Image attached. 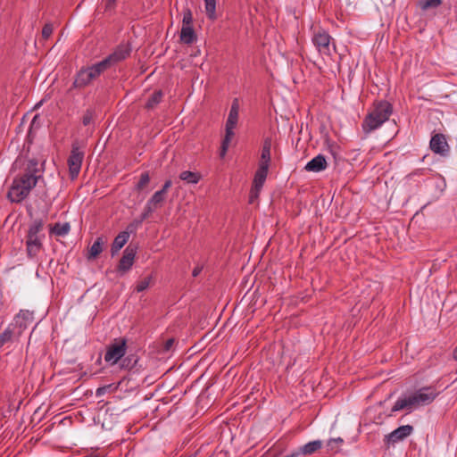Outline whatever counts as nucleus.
Segmentation results:
<instances>
[{
    "instance_id": "obj_1",
    "label": "nucleus",
    "mask_w": 457,
    "mask_h": 457,
    "mask_svg": "<svg viewBox=\"0 0 457 457\" xmlns=\"http://www.w3.org/2000/svg\"><path fill=\"white\" fill-rule=\"evenodd\" d=\"M438 395L439 392L433 386L421 387L408 396L399 398L395 403L391 411L396 412L403 409L411 410L420 406L428 405Z\"/></svg>"
},
{
    "instance_id": "obj_2",
    "label": "nucleus",
    "mask_w": 457,
    "mask_h": 457,
    "mask_svg": "<svg viewBox=\"0 0 457 457\" xmlns=\"http://www.w3.org/2000/svg\"><path fill=\"white\" fill-rule=\"evenodd\" d=\"M45 220L34 219L29 225L26 235V252L29 258L36 257L43 248Z\"/></svg>"
},
{
    "instance_id": "obj_3",
    "label": "nucleus",
    "mask_w": 457,
    "mask_h": 457,
    "mask_svg": "<svg viewBox=\"0 0 457 457\" xmlns=\"http://www.w3.org/2000/svg\"><path fill=\"white\" fill-rule=\"evenodd\" d=\"M104 71L102 69L99 62H96L87 68H82L76 74L72 87L75 88H84L94 79L98 78Z\"/></svg>"
},
{
    "instance_id": "obj_4",
    "label": "nucleus",
    "mask_w": 457,
    "mask_h": 457,
    "mask_svg": "<svg viewBox=\"0 0 457 457\" xmlns=\"http://www.w3.org/2000/svg\"><path fill=\"white\" fill-rule=\"evenodd\" d=\"M127 352V339L125 337L115 338L106 348L104 361L110 365H115L121 361Z\"/></svg>"
},
{
    "instance_id": "obj_5",
    "label": "nucleus",
    "mask_w": 457,
    "mask_h": 457,
    "mask_svg": "<svg viewBox=\"0 0 457 457\" xmlns=\"http://www.w3.org/2000/svg\"><path fill=\"white\" fill-rule=\"evenodd\" d=\"M132 47L129 43L120 44L107 57L98 62L104 71L110 69L129 56Z\"/></svg>"
},
{
    "instance_id": "obj_6",
    "label": "nucleus",
    "mask_w": 457,
    "mask_h": 457,
    "mask_svg": "<svg viewBox=\"0 0 457 457\" xmlns=\"http://www.w3.org/2000/svg\"><path fill=\"white\" fill-rule=\"evenodd\" d=\"M332 37L325 29H320L313 33L312 41L318 52L322 55H331V43Z\"/></svg>"
},
{
    "instance_id": "obj_7",
    "label": "nucleus",
    "mask_w": 457,
    "mask_h": 457,
    "mask_svg": "<svg viewBox=\"0 0 457 457\" xmlns=\"http://www.w3.org/2000/svg\"><path fill=\"white\" fill-rule=\"evenodd\" d=\"M37 161H29L25 173L21 178L15 179L29 192L37 185V179L40 178V175L36 174L37 172Z\"/></svg>"
},
{
    "instance_id": "obj_8",
    "label": "nucleus",
    "mask_w": 457,
    "mask_h": 457,
    "mask_svg": "<svg viewBox=\"0 0 457 457\" xmlns=\"http://www.w3.org/2000/svg\"><path fill=\"white\" fill-rule=\"evenodd\" d=\"M83 159L84 152L80 150L78 144H73L71 154L68 158L69 172L72 179L78 177L81 169Z\"/></svg>"
},
{
    "instance_id": "obj_9",
    "label": "nucleus",
    "mask_w": 457,
    "mask_h": 457,
    "mask_svg": "<svg viewBox=\"0 0 457 457\" xmlns=\"http://www.w3.org/2000/svg\"><path fill=\"white\" fill-rule=\"evenodd\" d=\"M137 253V248L133 247L131 245H128L124 252L123 255L120 258L118 266H117V272L123 276L125 273H127L131 267L134 264L135 256Z\"/></svg>"
},
{
    "instance_id": "obj_10",
    "label": "nucleus",
    "mask_w": 457,
    "mask_h": 457,
    "mask_svg": "<svg viewBox=\"0 0 457 457\" xmlns=\"http://www.w3.org/2000/svg\"><path fill=\"white\" fill-rule=\"evenodd\" d=\"M33 312L28 310H21L14 317V328L17 329L16 337H20L29 325L33 322Z\"/></svg>"
},
{
    "instance_id": "obj_11",
    "label": "nucleus",
    "mask_w": 457,
    "mask_h": 457,
    "mask_svg": "<svg viewBox=\"0 0 457 457\" xmlns=\"http://www.w3.org/2000/svg\"><path fill=\"white\" fill-rule=\"evenodd\" d=\"M413 431V427L411 425L400 426L396 429L393 430L388 435L385 436V443L387 445H395L399 441H402L408 437Z\"/></svg>"
},
{
    "instance_id": "obj_12",
    "label": "nucleus",
    "mask_w": 457,
    "mask_h": 457,
    "mask_svg": "<svg viewBox=\"0 0 457 457\" xmlns=\"http://www.w3.org/2000/svg\"><path fill=\"white\" fill-rule=\"evenodd\" d=\"M430 149L442 156H445L449 153V145L446 138L443 134H435L429 142Z\"/></svg>"
},
{
    "instance_id": "obj_13",
    "label": "nucleus",
    "mask_w": 457,
    "mask_h": 457,
    "mask_svg": "<svg viewBox=\"0 0 457 457\" xmlns=\"http://www.w3.org/2000/svg\"><path fill=\"white\" fill-rule=\"evenodd\" d=\"M393 112V106L387 101H379L374 104L373 110L369 114L373 115L385 122L389 119Z\"/></svg>"
},
{
    "instance_id": "obj_14",
    "label": "nucleus",
    "mask_w": 457,
    "mask_h": 457,
    "mask_svg": "<svg viewBox=\"0 0 457 457\" xmlns=\"http://www.w3.org/2000/svg\"><path fill=\"white\" fill-rule=\"evenodd\" d=\"M29 192L27 191L23 186H21L17 180L14 179L8 191L7 198L12 203H21L29 195Z\"/></svg>"
},
{
    "instance_id": "obj_15",
    "label": "nucleus",
    "mask_w": 457,
    "mask_h": 457,
    "mask_svg": "<svg viewBox=\"0 0 457 457\" xmlns=\"http://www.w3.org/2000/svg\"><path fill=\"white\" fill-rule=\"evenodd\" d=\"M238 112L239 104L238 100L236 98L232 102L229 113L226 121V132L234 133V129L236 128L238 121Z\"/></svg>"
},
{
    "instance_id": "obj_16",
    "label": "nucleus",
    "mask_w": 457,
    "mask_h": 457,
    "mask_svg": "<svg viewBox=\"0 0 457 457\" xmlns=\"http://www.w3.org/2000/svg\"><path fill=\"white\" fill-rule=\"evenodd\" d=\"M327 168V161L324 155L318 154L314 158H312L311 161H309L304 169L307 171L312 172H320L324 170Z\"/></svg>"
},
{
    "instance_id": "obj_17",
    "label": "nucleus",
    "mask_w": 457,
    "mask_h": 457,
    "mask_svg": "<svg viewBox=\"0 0 457 457\" xmlns=\"http://www.w3.org/2000/svg\"><path fill=\"white\" fill-rule=\"evenodd\" d=\"M383 123H385L383 120L368 113L362 121L361 128L365 134H370L378 129Z\"/></svg>"
},
{
    "instance_id": "obj_18",
    "label": "nucleus",
    "mask_w": 457,
    "mask_h": 457,
    "mask_svg": "<svg viewBox=\"0 0 457 457\" xmlns=\"http://www.w3.org/2000/svg\"><path fill=\"white\" fill-rule=\"evenodd\" d=\"M129 231H121L119 233L111 246V254L112 256H115L119 251L125 245V244L129 241Z\"/></svg>"
},
{
    "instance_id": "obj_19",
    "label": "nucleus",
    "mask_w": 457,
    "mask_h": 457,
    "mask_svg": "<svg viewBox=\"0 0 457 457\" xmlns=\"http://www.w3.org/2000/svg\"><path fill=\"white\" fill-rule=\"evenodd\" d=\"M165 197V194L160 190L156 191L146 203L148 204V212H154L156 209L161 207Z\"/></svg>"
},
{
    "instance_id": "obj_20",
    "label": "nucleus",
    "mask_w": 457,
    "mask_h": 457,
    "mask_svg": "<svg viewBox=\"0 0 457 457\" xmlns=\"http://www.w3.org/2000/svg\"><path fill=\"white\" fill-rule=\"evenodd\" d=\"M180 40L187 45H190L196 40V35L193 26L182 27L180 31Z\"/></svg>"
},
{
    "instance_id": "obj_21",
    "label": "nucleus",
    "mask_w": 457,
    "mask_h": 457,
    "mask_svg": "<svg viewBox=\"0 0 457 457\" xmlns=\"http://www.w3.org/2000/svg\"><path fill=\"white\" fill-rule=\"evenodd\" d=\"M268 172L257 169L253 180V192L260 193L267 179Z\"/></svg>"
},
{
    "instance_id": "obj_22",
    "label": "nucleus",
    "mask_w": 457,
    "mask_h": 457,
    "mask_svg": "<svg viewBox=\"0 0 457 457\" xmlns=\"http://www.w3.org/2000/svg\"><path fill=\"white\" fill-rule=\"evenodd\" d=\"M105 242L103 237H98L89 249L88 259L96 258L103 252Z\"/></svg>"
},
{
    "instance_id": "obj_23",
    "label": "nucleus",
    "mask_w": 457,
    "mask_h": 457,
    "mask_svg": "<svg viewBox=\"0 0 457 457\" xmlns=\"http://www.w3.org/2000/svg\"><path fill=\"white\" fill-rule=\"evenodd\" d=\"M71 230L70 223H55L53 227L50 228V233L54 234L55 236L63 237L66 236Z\"/></svg>"
},
{
    "instance_id": "obj_24",
    "label": "nucleus",
    "mask_w": 457,
    "mask_h": 457,
    "mask_svg": "<svg viewBox=\"0 0 457 457\" xmlns=\"http://www.w3.org/2000/svg\"><path fill=\"white\" fill-rule=\"evenodd\" d=\"M179 179L187 184H196L200 181L201 175L198 172L184 170L179 174Z\"/></svg>"
},
{
    "instance_id": "obj_25",
    "label": "nucleus",
    "mask_w": 457,
    "mask_h": 457,
    "mask_svg": "<svg viewBox=\"0 0 457 457\" xmlns=\"http://www.w3.org/2000/svg\"><path fill=\"white\" fill-rule=\"evenodd\" d=\"M204 9L206 12V16L211 21H215L217 19L216 13V4L217 0H204Z\"/></svg>"
},
{
    "instance_id": "obj_26",
    "label": "nucleus",
    "mask_w": 457,
    "mask_h": 457,
    "mask_svg": "<svg viewBox=\"0 0 457 457\" xmlns=\"http://www.w3.org/2000/svg\"><path fill=\"white\" fill-rule=\"evenodd\" d=\"M163 96V93L162 90H156L153 93V95L148 98L145 108L148 110H152L155 108L161 102Z\"/></svg>"
},
{
    "instance_id": "obj_27",
    "label": "nucleus",
    "mask_w": 457,
    "mask_h": 457,
    "mask_svg": "<svg viewBox=\"0 0 457 457\" xmlns=\"http://www.w3.org/2000/svg\"><path fill=\"white\" fill-rule=\"evenodd\" d=\"M139 358L136 354H129L121 360V368L132 370L137 366Z\"/></svg>"
},
{
    "instance_id": "obj_28",
    "label": "nucleus",
    "mask_w": 457,
    "mask_h": 457,
    "mask_svg": "<svg viewBox=\"0 0 457 457\" xmlns=\"http://www.w3.org/2000/svg\"><path fill=\"white\" fill-rule=\"evenodd\" d=\"M443 0H420V7L421 10L426 11L428 9H435L439 7Z\"/></svg>"
},
{
    "instance_id": "obj_29",
    "label": "nucleus",
    "mask_w": 457,
    "mask_h": 457,
    "mask_svg": "<svg viewBox=\"0 0 457 457\" xmlns=\"http://www.w3.org/2000/svg\"><path fill=\"white\" fill-rule=\"evenodd\" d=\"M11 326H8L7 328L0 335V345H4V344L10 342L13 336L16 337L17 331H14L11 328Z\"/></svg>"
},
{
    "instance_id": "obj_30",
    "label": "nucleus",
    "mask_w": 457,
    "mask_h": 457,
    "mask_svg": "<svg viewBox=\"0 0 457 457\" xmlns=\"http://www.w3.org/2000/svg\"><path fill=\"white\" fill-rule=\"evenodd\" d=\"M272 140L270 137H266L263 140L262 147V159H270V149H271Z\"/></svg>"
},
{
    "instance_id": "obj_31",
    "label": "nucleus",
    "mask_w": 457,
    "mask_h": 457,
    "mask_svg": "<svg viewBox=\"0 0 457 457\" xmlns=\"http://www.w3.org/2000/svg\"><path fill=\"white\" fill-rule=\"evenodd\" d=\"M149 182H150L149 173L147 171L143 172L140 175V179H139L138 182L135 186V190H137L138 192L143 190L145 188V187L146 185H148Z\"/></svg>"
},
{
    "instance_id": "obj_32",
    "label": "nucleus",
    "mask_w": 457,
    "mask_h": 457,
    "mask_svg": "<svg viewBox=\"0 0 457 457\" xmlns=\"http://www.w3.org/2000/svg\"><path fill=\"white\" fill-rule=\"evenodd\" d=\"M152 279H153L152 275H149V276L144 278L143 279H141L140 281L137 282V284L135 287V290L137 293L145 291V289L148 288Z\"/></svg>"
},
{
    "instance_id": "obj_33",
    "label": "nucleus",
    "mask_w": 457,
    "mask_h": 457,
    "mask_svg": "<svg viewBox=\"0 0 457 457\" xmlns=\"http://www.w3.org/2000/svg\"><path fill=\"white\" fill-rule=\"evenodd\" d=\"M182 22H183L182 27L192 26L193 15H192V12H191V11L189 9H187L183 12Z\"/></svg>"
},
{
    "instance_id": "obj_34",
    "label": "nucleus",
    "mask_w": 457,
    "mask_h": 457,
    "mask_svg": "<svg viewBox=\"0 0 457 457\" xmlns=\"http://www.w3.org/2000/svg\"><path fill=\"white\" fill-rule=\"evenodd\" d=\"M53 33V26L50 23H46L42 29V37L44 39H48Z\"/></svg>"
},
{
    "instance_id": "obj_35",
    "label": "nucleus",
    "mask_w": 457,
    "mask_h": 457,
    "mask_svg": "<svg viewBox=\"0 0 457 457\" xmlns=\"http://www.w3.org/2000/svg\"><path fill=\"white\" fill-rule=\"evenodd\" d=\"M93 120V112L91 110H87L82 118V123L84 126H87Z\"/></svg>"
},
{
    "instance_id": "obj_36",
    "label": "nucleus",
    "mask_w": 457,
    "mask_h": 457,
    "mask_svg": "<svg viewBox=\"0 0 457 457\" xmlns=\"http://www.w3.org/2000/svg\"><path fill=\"white\" fill-rule=\"evenodd\" d=\"M270 163V159H260L258 170L268 172Z\"/></svg>"
},
{
    "instance_id": "obj_37",
    "label": "nucleus",
    "mask_w": 457,
    "mask_h": 457,
    "mask_svg": "<svg viewBox=\"0 0 457 457\" xmlns=\"http://www.w3.org/2000/svg\"><path fill=\"white\" fill-rule=\"evenodd\" d=\"M174 342H175V341H174V339H173V338H169V339H167V340L163 343L162 347V349H161V352H162V353H167V352H169V351L172 348V346H173V345H174Z\"/></svg>"
},
{
    "instance_id": "obj_38",
    "label": "nucleus",
    "mask_w": 457,
    "mask_h": 457,
    "mask_svg": "<svg viewBox=\"0 0 457 457\" xmlns=\"http://www.w3.org/2000/svg\"><path fill=\"white\" fill-rule=\"evenodd\" d=\"M234 134L235 133L226 132L225 137L221 143L222 147H225L226 149L228 148L229 143H230Z\"/></svg>"
},
{
    "instance_id": "obj_39",
    "label": "nucleus",
    "mask_w": 457,
    "mask_h": 457,
    "mask_svg": "<svg viewBox=\"0 0 457 457\" xmlns=\"http://www.w3.org/2000/svg\"><path fill=\"white\" fill-rule=\"evenodd\" d=\"M104 11H112L116 4V0H104Z\"/></svg>"
},
{
    "instance_id": "obj_40",
    "label": "nucleus",
    "mask_w": 457,
    "mask_h": 457,
    "mask_svg": "<svg viewBox=\"0 0 457 457\" xmlns=\"http://www.w3.org/2000/svg\"><path fill=\"white\" fill-rule=\"evenodd\" d=\"M172 185V182L171 180H166L162 187V189H160L161 192H162L163 194H167L168 190L170 189V187H171Z\"/></svg>"
},
{
    "instance_id": "obj_41",
    "label": "nucleus",
    "mask_w": 457,
    "mask_h": 457,
    "mask_svg": "<svg viewBox=\"0 0 457 457\" xmlns=\"http://www.w3.org/2000/svg\"><path fill=\"white\" fill-rule=\"evenodd\" d=\"M344 440L341 437L332 438L328 441L327 446H331V444L339 445L342 444Z\"/></svg>"
},
{
    "instance_id": "obj_42",
    "label": "nucleus",
    "mask_w": 457,
    "mask_h": 457,
    "mask_svg": "<svg viewBox=\"0 0 457 457\" xmlns=\"http://www.w3.org/2000/svg\"><path fill=\"white\" fill-rule=\"evenodd\" d=\"M153 212H148V204H146L145 206V209H144V212L142 213L141 215V220H144L145 219L148 218V216L152 213Z\"/></svg>"
},
{
    "instance_id": "obj_43",
    "label": "nucleus",
    "mask_w": 457,
    "mask_h": 457,
    "mask_svg": "<svg viewBox=\"0 0 457 457\" xmlns=\"http://www.w3.org/2000/svg\"><path fill=\"white\" fill-rule=\"evenodd\" d=\"M202 270H203V266H201V265H197V266H196V267H195V269L193 270V271H192V276H193V277H195H195H197V276L201 273V271H202Z\"/></svg>"
},
{
    "instance_id": "obj_44",
    "label": "nucleus",
    "mask_w": 457,
    "mask_h": 457,
    "mask_svg": "<svg viewBox=\"0 0 457 457\" xmlns=\"http://www.w3.org/2000/svg\"><path fill=\"white\" fill-rule=\"evenodd\" d=\"M258 195H259V193L256 194L255 191L253 192V186L252 185V188H251V191H250V203H253V199L257 198Z\"/></svg>"
},
{
    "instance_id": "obj_45",
    "label": "nucleus",
    "mask_w": 457,
    "mask_h": 457,
    "mask_svg": "<svg viewBox=\"0 0 457 457\" xmlns=\"http://www.w3.org/2000/svg\"><path fill=\"white\" fill-rule=\"evenodd\" d=\"M106 388L105 387H99L96 389V395L100 396L105 393Z\"/></svg>"
},
{
    "instance_id": "obj_46",
    "label": "nucleus",
    "mask_w": 457,
    "mask_h": 457,
    "mask_svg": "<svg viewBox=\"0 0 457 457\" xmlns=\"http://www.w3.org/2000/svg\"><path fill=\"white\" fill-rule=\"evenodd\" d=\"M39 119V115L37 114L33 117L30 124V128H32L36 123H37V120Z\"/></svg>"
},
{
    "instance_id": "obj_47",
    "label": "nucleus",
    "mask_w": 457,
    "mask_h": 457,
    "mask_svg": "<svg viewBox=\"0 0 457 457\" xmlns=\"http://www.w3.org/2000/svg\"><path fill=\"white\" fill-rule=\"evenodd\" d=\"M227 151H228V149H226L225 147H222V146L220 147V157H221V158H222V157H224V156L226 155Z\"/></svg>"
},
{
    "instance_id": "obj_48",
    "label": "nucleus",
    "mask_w": 457,
    "mask_h": 457,
    "mask_svg": "<svg viewBox=\"0 0 457 457\" xmlns=\"http://www.w3.org/2000/svg\"><path fill=\"white\" fill-rule=\"evenodd\" d=\"M83 457H105V456H103V455H100V454H97V453H91L87 455H85Z\"/></svg>"
},
{
    "instance_id": "obj_49",
    "label": "nucleus",
    "mask_w": 457,
    "mask_h": 457,
    "mask_svg": "<svg viewBox=\"0 0 457 457\" xmlns=\"http://www.w3.org/2000/svg\"><path fill=\"white\" fill-rule=\"evenodd\" d=\"M335 445H336V444H331V446H328V448L329 450H331V451H335V452H337V450L336 449Z\"/></svg>"
},
{
    "instance_id": "obj_50",
    "label": "nucleus",
    "mask_w": 457,
    "mask_h": 457,
    "mask_svg": "<svg viewBox=\"0 0 457 457\" xmlns=\"http://www.w3.org/2000/svg\"><path fill=\"white\" fill-rule=\"evenodd\" d=\"M453 358H454V360H455V361H457V347L454 349V351H453Z\"/></svg>"
}]
</instances>
